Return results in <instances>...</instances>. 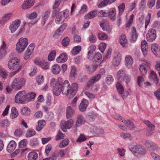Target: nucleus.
Listing matches in <instances>:
<instances>
[{
    "label": "nucleus",
    "instance_id": "nucleus-1",
    "mask_svg": "<svg viewBox=\"0 0 160 160\" xmlns=\"http://www.w3.org/2000/svg\"><path fill=\"white\" fill-rule=\"evenodd\" d=\"M61 92L65 95L70 94L72 96H74L78 90V87L76 83H72L71 86L70 83L68 80H65L63 82L61 78Z\"/></svg>",
    "mask_w": 160,
    "mask_h": 160
},
{
    "label": "nucleus",
    "instance_id": "nucleus-2",
    "mask_svg": "<svg viewBox=\"0 0 160 160\" xmlns=\"http://www.w3.org/2000/svg\"><path fill=\"white\" fill-rule=\"evenodd\" d=\"M8 67L11 70H21L22 65L20 64V60L17 57H13L8 61Z\"/></svg>",
    "mask_w": 160,
    "mask_h": 160
},
{
    "label": "nucleus",
    "instance_id": "nucleus-3",
    "mask_svg": "<svg viewBox=\"0 0 160 160\" xmlns=\"http://www.w3.org/2000/svg\"><path fill=\"white\" fill-rule=\"evenodd\" d=\"M28 44V40L27 38H20L18 39L16 44L17 51L19 53H21L27 47Z\"/></svg>",
    "mask_w": 160,
    "mask_h": 160
},
{
    "label": "nucleus",
    "instance_id": "nucleus-4",
    "mask_svg": "<svg viewBox=\"0 0 160 160\" xmlns=\"http://www.w3.org/2000/svg\"><path fill=\"white\" fill-rule=\"evenodd\" d=\"M25 82V80L24 78H16L13 80L12 83V88L16 90H19L24 86Z\"/></svg>",
    "mask_w": 160,
    "mask_h": 160
},
{
    "label": "nucleus",
    "instance_id": "nucleus-5",
    "mask_svg": "<svg viewBox=\"0 0 160 160\" xmlns=\"http://www.w3.org/2000/svg\"><path fill=\"white\" fill-rule=\"evenodd\" d=\"M69 13V11L68 10L60 12L56 17L55 19L56 23L59 24L63 22L65 19L68 17Z\"/></svg>",
    "mask_w": 160,
    "mask_h": 160
},
{
    "label": "nucleus",
    "instance_id": "nucleus-6",
    "mask_svg": "<svg viewBox=\"0 0 160 160\" xmlns=\"http://www.w3.org/2000/svg\"><path fill=\"white\" fill-rule=\"evenodd\" d=\"M26 101V95L24 91L19 92L15 96V102L23 104Z\"/></svg>",
    "mask_w": 160,
    "mask_h": 160
},
{
    "label": "nucleus",
    "instance_id": "nucleus-7",
    "mask_svg": "<svg viewBox=\"0 0 160 160\" xmlns=\"http://www.w3.org/2000/svg\"><path fill=\"white\" fill-rule=\"evenodd\" d=\"M130 150L133 154L138 153L141 154H144L146 152L145 149L139 144H136L132 147L129 148Z\"/></svg>",
    "mask_w": 160,
    "mask_h": 160
},
{
    "label": "nucleus",
    "instance_id": "nucleus-8",
    "mask_svg": "<svg viewBox=\"0 0 160 160\" xmlns=\"http://www.w3.org/2000/svg\"><path fill=\"white\" fill-rule=\"evenodd\" d=\"M73 123V121L72 119H69L68 121H62L61 123V128L62 131L64 132L67 131V129H70L72 126Z\"/></svg>",
    "mask_w": 160,
    "mask_h": 160
},
{
    "label": "nucleus",
    "instance_id": "nucleus-9",
    "mask_svg": "<svg viewBox=\"0 0 160 160\" xmlns=\"http://www.w3.org/2000/svg\"><path fill=\"white\" fill-rule=\"evenodd\" d=\"M61 78H59L56 83L55 86L53 87V92L54 94L58 96L60 94L61 92Z\"/></svg>",
    "mask_w": 160,
    "mask_h": 160
},
{
    "label": "nucleus",
    "instance_id": "nucleus-10",
    "mask_svg": "<svg viewBox=\"0 0 160 160\" xmlns=\"http://www.w3.org/2000/svg\"><path fill=\"white\" fill-rule=\"evenodd\" d=\"M146 36L148 41L152 42L155 40L156 38V31L153 29H150Z\"/></svg>",
    "mask_w": 160,
    "mask_h": 160
},
{
    "label": "nucleus",
    "instance_id": "nucleus-11",
    "mask_svg": "<svg viewBox=\"0 0 160 160\" xmlns=\"http://www.w3.org/2000/svg\"><path fill=\"white\" fill-rule=\"evenodd\" d=\"M143 122L148 127L146 132L147 135L149 136L152 135L154 130V126L148 120L144 121Z\"/></svg>",
    "mask_w": 160,
    "mask_h": 160
},
{
    "label": "nucleus",
    "instance_id": "nucleus-12",
    "mask_svg": "<svg viewBox=\"0 0 160 160\" xmlns=\"http://www.w3.org/2000/svg\"><path fill=\"white\" fill-rule=\"evenodd\" d=\"M21 22L20 20H16L10 25L9 28L11 33H13L20 26Z\"/></svg>",
    "mask_w": 160,
    "mask_h": 160
},
{
    "label": "nucleus",
    "instance_id": "nucleus-13",
    "mask_svg": "<svg viewBox=\"0 0 160 160\" xmlns=\"http://www.w3.org/2000/svg\"><path fill=\"white\" fill-rule=\"evenodd\" d=\"M88 104L89 103L88 100L85 99H83L78 107L79 110L81 112L85 111Z\"/></svg>",
    "mask_w": 160,
    "mask_h": 160
},
{
    "label": "nucleus",
    "instance_id": "nucleus-14",
    "mask_svg": "<svg viewBox=\"0 0 160 160\" xmlns=\"http://www.w3.org/2000/svg\"><path fill=\"white\" fill-rule=\"evenodd\" d=\"M35 0H25L22 6L23 9H27L32 7L34 4Z\"/></svg>",
    "mask_w": 160,
    "mask_h": 160
},
{
    "label": "nucleus",
    "instance_id": "nucleus-15",
    "mask_svg": "<svg viewBox=\"0 0 160 160\" xmlns=\"http://www.w3.org/2000/svg\"><path fill=\"white\" fill-rule=\"evenodd\" d=\"M127 73L126 71L124 69H121L119 70L117 72L116 77L117 80L120 81L121 80L123 79L124 76Z\"/></svg>",
    "mask_w": 160,
    "mask_h": 160
},
{
    "label": "nucleus",
    "instance_id": "nucleus-16",
    "mask_svg": "<svg viewBox=\"0 0 160 160\" xmlns=\"http://www.w3.org/2000/svg\"><path fill=\"white\" fill-rule=\"evenodd\" d=\"M68 59V56L65 53L61 54L56 59V61L58 63L64 62Z\"/></svg>",
    "mask_w": 160,
    "mask_h": 160
},
{
    "label": "nucleus",
    "instance_id": "nucleus-17",
    "mask_svg": "<svg viewBox=\"0 0 160 160\" xmlns=\"http://www.w3.org/2000/svg\"><path fill=\"white\" fill-rule=\"evenodd\" d=\"M141 48L143 54L145 56L147 54L148 45L147 42L144 40L142 41L141 43Z\"/></svg>",
    "mask_w": 160,
    "mask_h": 160
},
{
    "label": "nucleus",
    "instance_id": "nucleus-18",
    "mask_svg": "<svg viewBox=\"0 0 160 160\" xmlns=\"http://www.w3.org/2000/svg\"><path fill=\"white\" fill-rule=\"evenodd\" d=\"M16 146V143L13 140L10 141L8 144L7 150L9 152H10L13 151L15 148Z\"/></svg>",
    "mask_w": 160,
    "mask_h": 160
},
{
    "label": "nucleus",
    "instance_id": "nucleus-19",
    "mask_svg": "<svg viewBox=\"0 0 160 160\" xmlns=\"http://www.w3.org/2000/svg\"><path fill=\"white\" fill-rule=\"evenodd\" d=\"M75 111L70 106H68L66 109V116L67 118H69L73 116Z\"/></svg>",
    "mask_w": 160,
    "mask_h": 160
},
{
    "label": "nucleus",
    "instance_id": "nucleus-20",
    "mask_svg": "<svg viewBox=\"0 0 160 160\" xmlns=\"http://www.w3.org/2000/svg\"><path fill=\"white\" fill-rule=\"evenodd\" d=\"M85 122V120L82 115L79 114L77 116V120L76 122V126L79 127Z\"/></svg>",
    "mask_w": 160,
    "mask_h": 160
},
{
    "label": "nucleus",
    "instance_id": "nucleus-21",
    "mask_svg": "<svg viewBox=\"0 0 160 160\" xmlns=\"http://www.w3.org/2000/svg\"><path fill=\"white\" fill-rule=\"evenodd\" d=\"M138 35L136 32V28L134 27L132 28V34L131 35L130 41L131 42H134L137 40Z\"/></svg>",
    "mask_w": 160,
    "mask_h": 160
},
{
    "label": "nucleus",
    "instance_id": "nucleus-22",
    "mask_svg": "<svg viewBox=\"0 0 160 160\" xmlns=\"http://www.w3.org/2000/svg\"><path fill=\"white\" fill-rule=\"evenodd\" d=\"M97 14V10H94L92 11L89 12L85 16V19L87 20L89 19L93 18L96 16V15Z\"/></svg>",
    "mask_w": 160,
    "mask_h": 160
},
{
    "label": "nucleus",
    "instance_id": "nucleus-23",
    "mask_svg": "<svg viewBox=\"0 0 160 160\" xmlns=\"http://www.w3.org/2000/svg\"><path fill=\"white\" fill-rule=\"evenodd\" d=\"M122 122L127 126V127L131 130H133L135 127L133 123L130 120H124Z\"/></svg>",
    "mask_w": 160,
    "mask_h": 160
},
{
    "label": "nucleus",
    "instance_id": "nucleus-24",
    "mask_svg": "<svg viewBox=\"0 0 160 160\" xmlns=\"http://www.w3.org/2000/svg\"><path fill=\"white\" fill-rule=\"evenodd\" d=\"M28 160H37L38 158V154L35 152H31L28 153Z\"/></svg>",
    "mask_w": 160,
    "mask_h": 160
},
{
    "label": "nucleus",
    "instance_id": "nucleus-25",
    "mask_svg": "<svg viewBox=\"0 0 160 160\" xmlns=\"http://www.w3.org/2000/svg\"><path fill=\"white\" fill-rule=\"evenodd\" d=\"M119 42L122 47H124L126 46V44L127 43V40L124 34H122L121 35L119 38Z\"/></svg>",
    "mask_w": 160,
    "mask_h": 160
},
{
    "label": "nucleus",
    "instance_id": "nucleus-26",
    "mask_svg": "<svg viewBox=\"0 0 160 160\" xmlns=\"http://www.w3.org/2000/svg\"><path fill=\"white\" fill-rule=\"evenodd\" d=\"M159 46L157 44H153L152 45L151 49L154 54L156 56L160 57V54L158 52Z\"/></svg>",
    "mask_w": 160,
    "mask_h": 160
},
{
    "label": "nucleus",
    "instance_id": "nucleus-27",
    "mask_svg": "<svg viewBox=\"0 0 160 160\" xmlns=\"http://www.w3.org/2000/svg\"><path fill=\"white\" fill-rule=\"evenodd\" d=\"M38 125L36 127V129L37 131H41L44 127L46 124L45 120H40L38 122Z\"/></svg>",
    "mask_w": 160,
    "mask_h": 160
},
{
    "label": "nucleus",
    "instance_id": "nucleus-28",
    "mask_svg": "<svg viewBox=\"0 0 160 160\" xmlns=\"http://www.w3.org/2000/svg\"><path fill=\"white\" fill-rule=\"evenodd\" d=\"M52 73L54 74H58L60 72L61 68L60 66L57 64L54 65L52 67Z\"/></svg>",
    "mask_w": 160,
    "mask_h": 160
},
{
    "label": "nucleus",
    "instance_id": "nucleus-29",
    "mask_svg": "<svg viewBox=\"0 0 160 160\" xmlns=\"http://www.w3.org/2000/svg\"><path fill=\"white\" fill-rule=\"evenodd\" d=\"M116 10L114 8H112L108 11V15L110 19L114 21L115 18Z\"/></svg>",
    "mask_w": 160,
    "mask_h": 160
},
{
    "label": "nucleus",
    "instance_id": "nucleus-30",
    "mask_svg": "<svg viewBox=\"0 0 160 160\" xmlns=\"http://www.w3.org/2000/svg\"><path fill=\"white\" fill-rule=\"evenodd\" d=\"M102 56L100 53L97 52L96 53L93 57L92 60L93 62H99L102 60Z\"/></svg>",
    "mask_w": 160,
    "mask_h": 160
},
{
    "label": "nucleus",
    "instance_id": "nucleus-31",
    "mask_svg": "<svg viewBox=\"0 0 160 160\" xmlns=\"http://www.w3.org/2000/svg\"><path fill=\"white\" fill-rule=\"evenodd\" d=\"M50 12L49 11L46 12L42 18V20L41 21L42 25L43 26L47 20L50 16Z\"/></svg>",
    "mask_w": 160,
    "mask_h": 160
},
{
    "label": "nucleus",
    "instance_id": "nucleus-32",
    "mask_svg": "<svg viewBox=\"0 0 160 160\" xmlns=\"http://www.w3.org/2000/svg\"><path fill=\"white\" fill-rule=\"evenodd\" d=\"M18 115V112L16 108L14 107H12L11 110V113L10 115L11 118L12 119L16 118Z\"/></svg>",
    "mask_w": 160,
    "mask_h": 160
},
{
    "label": "nucleus",
    "instance_id": "nucleus-33",
    "mask_svg": "<svg viewBox=\"0 0 160 160\" xmlns=\"http://www.w3.org/2000/svg\"><path fill=\"white\" fill-rule=\"evenodd\" d=\"M81 47L78 45L74 47L71 51V53L73 55H76L78 53L81 51Z\"/></svg>",
    "mask_w": 160,
    "mask_h": 160
},
{
    "label": "nucleus",
    "instance_id": "nucleus-34",
    "mask_svg": "<svg viewBox=\"0 0 160 160\" xmlns=\"http://www.w3.org/2000/svg\"><path fill=\"white\" fill-rule=\"evenodd\" d=\"M139 68L142 75H145L147 73V70L146 68V65L145 64L142 63L140 65Z\"/></svg>",
    "mask_w": 160,
    "mask_h": 160
},
{
    "label": "nucleus",
    "instance_id": "nucleus-35",
    "mask_svg": "<svg viewBox=\"0 0 160 160\" xmlns=\"http://www.w3.org/2000/svg\"><path fill=\"white\" fill-rule=\"evenodd\" d=\"M67 26V24L64 23L60 27L55 31L54 34L56 35H59V33L62 32L66 28Z\"/></svg>",
    "mask_w": 160,
    "mask_h": 160
},
{
    "label": "nucleus",
    "instance_id": "nucleus-36",
    "mask_svg": "<svg viewBox=\"0 0 160 160\" xmlns=\"http://www.w3.org/2000/svg\"><path fill=\"white\" fill-rule=\"evenodd\" d=\"M112 3V2L111 0H104L100 2L98 5V7L102 8L106 6L108 4H110Z\"/></svg>",
    "mask_w": 160,
    "mask_h": 160
},
{
    "label": "nucleus",
    "instance_id": "nucleus-37",
    "mask_svg": "<svg viewBox=\"0 0 160 160\" xmlns=\"http://www.w3.org/2000/svg\"><path fill=\"white\" fill-rule=\"evenodd\" d=\"M26 101H30L31 100L34 99L36 96L35 93L32 92L28 93L26 94Z\"/></svg>",
    "mask_w": 160,
    "mask_h": 160
},
{
    "label": "nucleus",
    "instance_id": "nucleus-38",
    "mask_svg": "<svg viewBox=\"0 0 160 160\" xmlns=\"http://www.w3.org/2000/svg\"><path fill=\"white\" fill-rule=\"evenodd\" d=\"M150 78L153 79L155 82V83L157 85L158 83V78L157 74L153 71H152L150 73Z\"/></svg>",
    "mask_w": 160,
    "mask_h": 160
},
{
    "label": "nucleus",
    "instance_id": "nucleus-39",
    "mask_svg": "<svg viewBox=\"0 0 160 160\" xmlns=\"http://www.w3.org/2000/svg\"><path fill=\"white\" fill-rule=\"evenodd\" d=\"M9 124L8 120L7 119L1 120H0V127L3 128L5 127H7Z\"/></svg>",
    "mask_w": 160,
    "mask_h": 160
},
{
    "label": "nucleus",
    "instance_id": "nucleus-40",
    "mask_svg": "<svg viewBox=\"0 0 160 160\" xmlns=\"http://www.w3.org/2000/svg\"><path fill=\"white\" fill-rule=\"evenodd\" d=\"M98 16L101 17H107L108 16V11L101 10L98 13Z\"/></svg>",
    "mask_w": 160,
    "mask_h": 160
},
{
    "label": "nucleus",
    "instance_id": "nucleus-41",
    "mask_svg": "<svg viewBox=\"0 0 160 160\" xmlns=\"http://www.w3.org/2000/svg\"><path fill=\"white\" fill-rule=\"evenodd\" d=\"M30 110L27 108L24 107L21 109V113L22 115H29L30 114Z\"/></svg>",
    "mask_w": 160,
    "mask_h": 160
},
{
    "label": "nucleus",
    "instance_id": "nucleus-42",
    "mask_svg": "<svg viewBox=\"0 0 160 160\" xmlns=\"http://www.w3.org/2000/svg\"><path fill=\"white\" fill-rule=\"evenodd\" d=\"M126 64L127 66L132 65L133 62V60L130 56H127L125 58Z\"/></svg>",
    "mask_w": 160,
    "mask_h": 160
},
{
    "label": "nucleus",
    "instance_id": "nucleus-43",
    "mask_svg": "<svg viewBox=\"0 0 160 160\" xmlns=\"http://www.w3.org/2000/svg\"><path fill=\"white\" fill-rule=\"evenodd\" d=\"M96 117V115L94 113H90L87 116V119L89 122L93 121Z\"/></svg>",
    "mask_w": 160,
    "mask_h": 160
},
{
    "label": "nucleus",
    "instance_id": "nucleus-44",
    "mask_svg": "<svg viewBox=\"0 0 160 160\" xmlns=\"http://www.w3.org/2000/svg\"><path fill=\"white\" fill-rule=\"evenodd\" d=\"M77 74V70L76 67L74 66L71 67V71L70 73V76L72 77H73Z\"/></svg>",
    "mask_w": 160,
    "mask_h": 160
},
{
    "label": "nucleus",
    "instance_id": "nucleus-45",
    "mask_svg": "<svg viewBox=\"0 0 160 160\" xmlns=\"http://www.w3.org/2000/svg\"><path fill=\"white\" fill-rule=\"evenodd\" d=\"M56 54L55 50L52 51L48 56V59L49 61H52L54 59Z\"/></svg>",
    "mask_w": 160,
    "mask_h": 160
},
{
    "label": "nucleus",
    "instance_id": "nucleus-46",
    "mask_svg": "<svg viewBox=\"0 0 160 160\" xmlns=\"http://www.w3.org/2000/svg\"><path fill=\"white\" fill-rule=\"evenodd\" d=\"M116 88L119 93L121 94L124 92V88L122 85L119 82L117 83L116 85Z\"/></svg>",
    "mask_w": 160,
    "mask_h": 160
},
{
    "label": "nucleus",
    "instance_id": "nucleus-47",
    "mask_svg": "<svg viewBox=\"0 0 160 160\" xmlns=\"http://www.w3.org/2000/svg\"><path fill=\"white\" fill-rule=\"evenodd\" d=\"M123 81H124L126 84H128L131 81V77L130 76L126 73V75L124 76L123 79L121 80L120 82H122Z\"/></svg>",
    "mask_w": 160,
    "mask_h": 160
},
{
    "label": "nucleus",
    "instance_id": "nucleus-48",
    "mask_svg": "<svg viewBox=\"0 0 160 160\" xmlns=\"http://www.w3.org/2000/svg\"><path fill=\"white\" fill-rule=\"evenodd\" d=\"M52 148V146L51 144L47 145L45 148V152L46 154V156L48 157L49 155L50 152Z\"/></svg>",
    "mask_w": 160,
    "mask_h": 160
},
{
    "label": "nucleus",
    "instance_id": "nucleus-49",
    "mask_svg": "<svg viewBox=\"0 0 160 160\" xmlns=\"http://www.w3.org/2000/svg\"><path fill=\"white\" fill-rule=\"evenodd\" d=\"M98 37L99 39L104 40L107 39L108 35L103 32H102L98 33Z\"/></svg>",
    "mask_w": 160,
    "mask_h": 160
},
{
    "label": "nucleus",
    "instance_id": "nucleus-50",
    "mask_svg": "<svg viewBox=\"0 0 160 160\" xmlns=\"http://www.w3.org/2000/svg\"><path fill=\"white\" fill-rule=\"evenodd\" d=\"M97 39L96 37L92 34L90 35L88 38V39L89 42L93 43H95L96 42Z\"/></svg>",
    "mask_w": 160,
    "mask_h": 160
},
{
    "label": "nucleus",
    "instance_id": "nucleus-51",
    "mask_svg": "<svg viewBox=\"0 0 160 160\" xmlns=\"http://www.w3.org/2000/svg\"><path fill=\"white\" fill-rule=\"evenodd\" d=\"M26 16L29 19H33L37 16V13L36 12H34L30 14H26Z\"/></svg>",
    "mask_w": 160,
    "mask_h": 160
},
{
    "label": "nucleus",
    "instance_id": "nucleus-52",
    "mask_svg": "<svg viewBox=\"0 0 160 160\" xmlns=\"http://www.w3.org/2000/svg\"><path fill=\"white\" fill-rule=\"evenodd\" d=\"M36 133L35 130L32 129H30L28 130L27 132L26 133V137H30L34 135Z\"/></svg>",
    "mask_w": 160,
    "mask_h": 160
},
{
    "label": "nucleus",
    "instance_id": "nucleus-53",
    "mask_svg": "<svg viewBox=\"0 0 160 160\" xmlns=\"http://www.w3.org/2000/svg\"><path fill=\"white\" fill-rule=\"evenodd\" d=\"M70 40L68 37H65L62 40V43L64 46L66 47L69 44Z\"/></svg>",
    "mask_w": 160,
    "mask_h": 160
},
{
    "label": "nucleus",
    "instance_id": "nucleus-54",
    "mask_svg": "<svg viewBox=\"0 0 160 160\" xmlns=\"http://www.w3.org/2000/svg\"><path fill=\"white\" fill-rule=\"evenodd\" d=\"M69 140L68 139L63 140L59 144V147L62 148L67 146L69 143Z\"/></svg>",
    "mask_w": 160,
    "mask_h": 160
},
{
    "label": "nucleus",
    "instance_id": "nucleus-55",
    "mask_svg": "<svg viewBox=\"0 0 160 160\" xmlns=\"http://www.w3.org/2000/svg\"><path fill=\"white\" fill-rule=\"evenodd\" d=\"M87 139L86 136L83 134H80L78 138L76 140L78 142H81L84 141Z\"/></svg>",
    "mask_w": 160,
    "mask_h": 160
},
{
    "label": "nucleus",
    "instance_id": "nucleus-56",
    "mask_svg": "<svg viewBox=\"0 0 160 160\" xmlns=\"http://www.w3.org/2000/svg\"><path fill=\"white\" fill-rule=\"evenodd\" d=\"M125 8V4L123 3H122L118 6V9L119 11V14L120 15L123 13Z\"/></svg>",
    "mask_w": 160,
    "mask_h": 160
},
{
    "label": "nucleus",
    "instance_id": "nucleus-57",
    "mask_svg": "<svg viewBox=\"0 0 160 160\" xmlns=\"http://www.w3.org/2000/svg\"><path fill=\"white\" fill-rule=\"evenodd\" d=\"M113 81V78L112 76L111 75H109L106 77V81L107 84H111Z\"/></svg>",
    "mask_w": 160,
    "mask_h": 160
},
{
    "label": "nucleus",
    "instance_id": "nucleus-58",
    "mask_svg": "<svg viewBox=\"0 0 160 160\" xmlns=\"http://www.w3.org/2000/svg\"><path fill=\"white\" fill-rule=\"evenodd\" d=\"M28 143L27 140L26 139L21 140L19 143V147L23 148L27 145Z\"/></svg>",
    "mask_w": 160,
    "mask_h": 160
},
{
    "label": "nucleus",
    "instance_id": "nucleus-59",
    "mask_svg": "<svg viewBox=\"0 0 160 160\" xmlns=\"http://www.w3.org/2000/svg\"><path fill=\"white\" fill-rule=\"evenodd\" d=\"M23 133L22 129H18L16 130L14 132V134L17 137H20L21 136Z\"/></svg>",
    "mask_w": 160,
    "mask_h": 160
},
{
    "label": "nucleus",
    "instance_id": "nucleus-60",
    "mask_svg": "<svg viewBox=\"0 0 160 160\" xmlns=\"http://www.w3.org/2000/svg\"><path fill=\"white\" fill-rule=\"evenodd\" d=\"M154 143L153 142L150 140H147L145 142V146L149 150L153 145Z\"/></svg>",
    "mask_w": 160,
    "mask_h": 160
},
{
    "label": "nucleus",
    "instance_id": "nucleus-61",
    "mask_svg": "<svg viewBox=\"0 0 160 160\" xmlns=\"http://www.w3.org/2000/svg\"><path fill=\"white\" fill-rule=\"evenodd\" d=\"M90 48L91 49L89 50L88 52V58H89L90 56L92 55L93 52L95 50L96 48V47L95 45H93L91 46L90 47Z\"/></svg>",
    "mask_w": 160,
    "mask_h": 160
},
{
    "label": "nucleus",
    "instance_id": "nucleus-62",
    "mask_svg": "<svg viewBox=\"0 0 160 160\" xmlns=\"http://www.w3.org/2000/svg\"><path fill=\"white\" fill-rule=\"evenodd\" d=\"M43 69H48L49 68V66L47 62H45L44 60L40 66Z\"/></svg>",
    "mask_w": 160,
    "mask_h": 160
},
{
    "label": "nucleus",
    "instance_id": "nucleus-63",
    "mask_svg": "<svg viewBox=\"0 0 160 160\" xmlns=\"http://www.w3.org/2000/svg\"><path fill=\"white\" fill-rule=\"evenodd\" d=\"M38 144V142L37 138H32L30 141V144L32 146H36Z\"/></svg>",
    "mask_w": 160,
    "mask_h": 160
},
{
    "label": "nucleus",
    "instance_id": "nucleus-64",
    "mask_svg": "<svg viewBox=\"0 0 160 160\" xmlns=\"http://www.w3.org/2000/svg\"><path fill=\"white\" fill-rule=\"evenodd\" d=\"M84 94L90 100H92L95 98V95L94 94L88 92H85Z\"/></svg>",
    "mask_w": 160,
    "mask_h": 160
}]
</instances>
